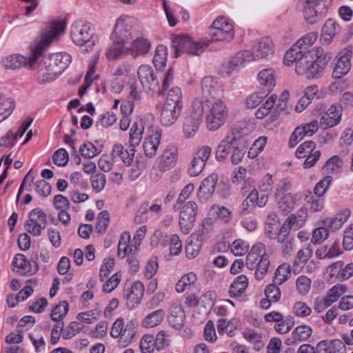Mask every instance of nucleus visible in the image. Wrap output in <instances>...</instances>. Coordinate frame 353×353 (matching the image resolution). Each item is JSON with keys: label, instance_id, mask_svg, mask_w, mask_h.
<instances>
[{"label": "nucleus", "instance_id": "nucleus-34", "mask_svg": "<svg viewBox=\"0 0 353 353\" xmlns=\"http://www.w3.org/2000/svg\"><path fill=\"white\" fill-rule=\"evenodd\" d=\"M258 81L261 85L260 89L270 93L275 85V77L272 69H265L258 74Z\"/></svg>", "mask_w": 353, "mask_h": 353}, {"label": "nucleus", "instance_id": "nucleus-14", "mask_svg": "<svg viewBox=\"0 0 353 353\" xmlns=\"http://www.w3.org/2000/svg\"><path fill=\"white\" fill-rule=\"evenodd\" d=\"M211 152L212 148L208 145L200 148L195 152L188 169V173L190 176H197L201 173Z\"/></svg>", "mask_w": 353, "mask_h": 353}, {"label": "nucleus", "instance_id": "nucleus-53", "mask_svg": "<svg viewBox=\"0 0 353 353\" xmlns=\"http://www.w3.org/2000/svg\"><path fill=\"white\" fill-rule=\"evenodd\" d=\"M167 54V48L165 46L159 45L157 47L153 57V63L156 68H161L165 65Z\"/></svg>", "mask_w": 353, "mask_h": 353}, {"label": "nucleus", "instance_id": "nucleus-12", "mask_svg": "<svg viewBox=\"0 0 353 353\" xmlns=\"http://www.w3.org/2000/svg\"><path fill=\"white\" fill-rule=\"evenodd\" d=\"M197 204L194 201H189L181 208L179 215V227L184 234L190 232L194 227L197 214Z\"/></svg>", "mask_w": 353, "mask_h": 353}, {"label": "nucleus", "instance_id": "nucleus-35", "mask_svg": "<svg viewBox=\"0 0 353 353\" xmlns=\"http://www.w3.org/2000/svg\"><path fill=\"white\" fill-rule=\"evenodd\" d=\"M248 147V145L246 141L242 139V134L241 133L238 141H236L232 150L230 161L232 164L237 165L242 161L247 152Z\"/></svg>", "mask_w": 353, "mask_h": 353}, {"label": "nucleus", "instance_id": "nucleus-28", "mask_svg": "<svg viewBox=\"0 0 353 353\" xmlns=\"http://www.w3.org/2000/svg\"><path fill=\"white\" fill-rule=\"evenodd\" d=\"M185 315L182 305L173 303L170 310L169 323L176 330H181L185 322Z\"/></svg>", "mask_w": 353, "mask_h": 353}, {"label": "nucleus", "instance_id": "nucleus-18", "mask_svg": "<svg viewBox=\"0 0 353 353\" xmlns=\"http://www.w3.org/2000/svg\"><path fill=\"white\" fill-rule=\"evenodd\" d=\"M240 134L241 130L234 128L221 141L215 152L216 159L218 161L222 162L227 159L230 150L238 141Z\"/></svg>", "mask_w": 353, "mask_h": 353}, {"label": "nucleus", "instance_id": "nucleus-59", "mask_svg": "<svg viewBox=\"0 0 353 353\" xmlns=\"http://www.w3.org/2000/svg\"><path fill=\"white\" fill-rule=\"evenodd\" d=\"M79 152L83 157L92 159L99 154L101 152V150L93 143L87 142L80 147Z\"/></svg>", "mask_w": 353, "mask_h": 353}, {"label": "nucleus", "instance_id": "nucleus-29", "mask_svg": "<svg viewBox=\"0 0 353 353\" xmlns=\"http://www.w3.org/2000/svg\"><path fill=\"white\" fill-rule=\"evenodd\" d=\"M137 248L136 245L130 243V236L128 233L121 235L118 243V256L122 259L136 255Z\"/></svg>", "mask_w": 353, "mask_h": 353}, {"label": "nucleus", "instance_id": "nucleus-3", "mask_svg": "<svg viewBox=\"0 0 353 353\" xmlns=\"http://www.w3.org/2000/svg\"><path fill=\"white\" fill-rule=\"evenodd\" d=\"M71 57L67 53L56 52L44 56L41 62L38 61L37 67L41 66L37 81L41 84L51 82L68 68Z\"/></svg>", "mask_w": 353, "mask_h": 353}, {"label": "nucleus", "instance_id": "nucleus-61", "mask_svg": "<svg viewBox=\"0 0 353 353\" xmlns=\"http://www.w3.org/2000/svg\"><path fill=\"white\" fill-rule=\"evenodd\" d=\"M243 336L246 341L254 344V348L259 350L264 346V343L261 340V336L253 330H248L243 332Z\"/></svg>", "mask_w": 353, "mask_h": 353}, {"label": "nucleus", "instance_id": "nucleus-16", "mask_svg": "<svg viewBox=\"0 0 353 353\" xmlns=\"http://www.w3.org/2000/svg\"><path fill=\"white\" fill-rule=\"evenodd\" d=\"M144 290L143 284L139 281L134 282L130 287L124 289L123 297L129 310H134L139 305L143 296Z\"/></svg>", "mask_w": 353, "mask_h": 353}, {"label": "nucleus", "instance_id": "nucleus-58", "mask_svg": "<svg viewBox=\"0 0 353 353\" xmlns=\"http://www.w3.org/2000/svg\"><path fill=\"white\" fill-rule=\"evenodd\" d=\"M347 291V286L344 284H336L330 289L326 294V297L332 303L336 301L339 298Z\"/></svg>", "mask_w": 353, "mask_h": 353}, {"label": "nucleus", "instance_id": "nucleus-15", "mask_svg": "<svg viewBox=\"0 0 353 353\" xmlns=\"http://www.w3.org/2000/svg\"><path fill=\"white\" fill-rule=\"evenodd\" d=\"M246 265L250 269H255V277L256 279H262L268 272L270 267V257L268 254L254 255L253 252H249L246 258Z\"/></svg>", "mask_w": 353, "mask_h": 353}, {"label": "nucleus", "instance_id": "nucleus-42", "mask_svg": "<svg viewBox=\"0 0 353 353\" xmlns=\"http://www.w3.org/2000/svg\"><path fill=\"white\" fill-rule=\"evenodd\" d=\"M249 50H243L239 52L228 64L230 72L239 69L245 63L251 62Z\"/></svg>", "mask_w": 353, "mask_h": 353}, {"label": "nucleus", "instance_id": "nucleus-21", "mask_svg": "<svg viewBox=\"0 0 353 353\" xmlns=\"http://www.w3.org/2000/svg\"><path fill=\"white\" fill-rule=\"evenodd\" d=\"M319 125L316 120H313L310 123H303L296 127L290 138V147H294L306 136H312L318 130Z\"/></svg>", "mask_w": 353, "mask_h": 353}, {"label": "nucleus", "instance_id": "nucleus-56", "mask_svg": "<svg viewBox=\"0 0 353 353\" xmlns=\"http://www.w3.org/2000/svg\"><path fill=\"white\" fill-rule=\"evenodd\" d=\"M269 93L261 90L256 92L246 99V105L248 108H254L258 106Z\"/></svg>", "mask_w": 353, "mask_h": 353}, {"label": "nucleus", "instance_id": "nucleus-13", "mask_svg": "<svg viewBox=\"0 0 353 353\" xmlns=\"http://www.w3.org/2000/svg\"><path fill=\"white\" fill-rule=\"evenodd\" d=\"M314 114H322L319 121V124L322 128H332L340 122L342 108L338 105H332L325 112L323 105H320V108L315 110Z\"/></svg>", "mask_w": 353, "mask_h": 353}, {"label": "nucleus", "instance_id": "nucleus-39", "mask_svg": "<svg viewBox=\"0 0 353 353\" xmlns=\"http://www.w3.org/2000/svg\"><path fill=\"white\" fill-rule=\"evenodd\" d=\"M165 316V312L163 309L156 310L147 314L142 321V325L144 327L151 328L160 325Z\"/></svg>", "mask_w": 353, "mask_h": 353}, {"label": "nucleus", "instance_id": "nucleus-46", "mask_svg": "<svg viewBox=\"0 0 353 353\" xmlns=\"http://www.w3.org/2000/svg\"><path fill=\"white\" fill-rule=\"evenodd\" d=\"M164 104L175 108H183L182 92L179 87H174L168 91Z\"/></svg>", "mask_w": 353, "mask_h": 353}, {"label": "nucleus", "instance_id": "nucleus-27", "mask_svg": "<svg viewBox=\"0 0 353 353\" xmlns=\"http://www.w3.org/2000/svg\"><path fill=\"white\" fill-rule=\"evenodd\" d=\"M351 214V211L348 208L343 209L337 212L334 216L326 218L322 221V224L327 226L332 230H339L342 225L347 221Z\"/></svg>", "mask_w": 353, "mask_h": 353}, {"label": "nucleus", "instance_id": "nucleus-37", "mask_svg": "<svg viewBox=\"0 0 353 353\" xmlns=\"http://www.w3.org/2000/svg\"><path fill=\"white\" fill-rule=\"evenodd\" d=\"M341 254L340 245L338 241H334L332 245H325L319 248L316 251V255L319 259H332Z\"/></svg>", "mask_w": 353, "mask_h": 353}, {"label": "nucleus", "instance_id": "nucleus-50", "mask_svg": "<svg viewBox=\"0 0 353 353\" xmlns=\"http://www.w3.org/2000/svg\"><path fill=\"white\" fill-rule=\"evenodd\" d=\"M307 216V210L305 208H301L296 214H291L285 220L292 228H299L305 223Z\"/></svg>", "mask_w": 353, "mask_h": 353}, {"label": "nucleus", "instance_id": "nucleus-64", "mask_svg": "<svg viewBox=\"0 0 353 353\" xmlns=\"http://www.w3.org/2000/svg\"><path fill=\"white\" fill-rule=\"evenodd\" d=\"M312 281L304 275L299 276L296 281V288L301 294H306L310 290Z\"/></svg>", "mask_w": 353, "mask_h": 353}, {"label": "nucleus", "instance_id": "nucleus-1", "mask_svg": "<svg viewBox=\"0 0 353 353\" xmlns=\"http://www.w3.org/2000/svg\"><path fill=\"white\" fill-rule=\"evenodd\" d=\"M317 38L316 32L308 33L286 52L283 59L285 64L288 66L294 63L296 73L307 79L317 78L327 63L322 48H315L306 52L303 51V49L314 43Z\"/></svg>", "mask_w": 353, "mask_h": 353}, {"label": "nucleus", "instance_id": "nucleus-38", "mask_svg": "<svg viewBox=\"0 0 353 353\" xmlns=\"http://www.w3.org/2000/svg\"><path fill=\"white\" fill-rule=\"evenodd\" d=\"M151 47L150 42L145 38L140 37L134 40L129 48L130 54L136 58L148 52Z\"/></svg>", "mask_w": 353, "mask_h": 353}, {"label": "nucleus", "instance_id": "nucleus-51", "mask_svg": "<svg viewBox=\"0 0 353 353\" xmlns=\"http://www.w3.org/2000/svg\"><path fill=\"white\" fill-rule=\"evenodd\" d=\"M135 327L136 325L132 321H128L125 324L124 327H122L121 334L119 338H120V342H123V346H126L132 341L135 334Z\"/></svg>", "mask_w": 353, "mask_h": 353}, {"label": "nucleus", "instance_id": "nucleus-60", "mask_svg": "<svg viewBox=\"0 0 353 353\" xmlns=\"http://www.w3.org/2000/svg\"><path fill=\"white\" fill-rule=\"evenodd\" d=\"M154 346L158 350H162L170 344V339L168 332L165 330L159 331L156 338H154Z\"/></svg>", "mask_w": 353, "mask_h": 353}, {"label": "nucleus", "instance_id": "nucleus-32", "mask_svg": "<svg viewBox=\"0 0 353 353\" xmlns=\"http://www.w3.org/2000/svg\"><path fill=\"white\" fill-rule=\"evenodd\" d=\"M13 264L23 274H32L38 270L37 263L35 261H28L22 254H17L15 256Z\"/></svg>", "mask_w": 353, "mask_h": 353}, {"label": "nucleus", "instance_id": "nucleus-9", "mask_svg": "<svg viewBox=\"0 0 353 353\" xmlns=\"http://www.w3.org/2000/svg\"><path fill=\"white\" fill-rule=\"evenodd\" d=\"M332 0H304L303 16L310 23L317 21L319 15L325 13L331 6Z\"/></svg>", "mask_w": 353, "mask_h": 353}, {"label": "nucleus", "instance_id": "nucleus-63", "mask_svg": "<svg viewBox=\"0 0 353 353\" xmlns=\"http://www.w3.org/2000/svg\"><path fill=\"white\" fill-rule=\"evenodd\" d=\"M250 245L242 239L235 240L231 245V252L235 256H242L248 252Z\"/></svg>", "mask_w": 353, "mask_h": 353}, {"label": "nucleus", "instance_id": "nucleus-30", "mask_svg": "<svg viewBox=\"0 0 353 353\" xmlns=\"http://www.w3.org/2000/svg\"><path fill=\"white\" fill-rule=\"evenodd\" d=\"M182 108L163 104L161 112L160 121L162 125L170 126L174 124L181 113Z\"/></svg>", "mask_w": 353, "mask_h": 353}, {"label": "nucleus", "instance_id": "nucleus-25", "mask_svg": "<svg viewBox=\"0 0 353 353\" xmlns=\"http://www.w3.org/2000/svg\"><path fill=\"white\" fill-rule=\"evenodd\" d=\"M316 351L317 353H346V347L341 340H323L317 344Z\"/></svg>", "mask_w": 353, "mask_h": 353}, {"label": "nucleus", "instance_id": "nucleus-55", "mask_svg": "<svg viewBox=\"0 0 353 353\" xmlns=\"http://www.w3.org/2000/svg\"><path fill=\"white\" fill-rule=\"evenodd\" d=\"M316 143L312 141H306L301 144L296 151V157L303 159L315 151Z\"/></svg>", "mask_w": 353, "mask_h": 353}, {"label": "nucleus", "instance_id": "nucleus-31", "mask_svg": "<svg viewBox=\"0 0 353 353\" xmlns=\"http://www.w3.org/2000/svg\"><path fill=\"white\" fill-rule=\"evenodd\" d=\"M313 250L309 246L301 248L298 251L293 262L292 272L298 274L301 272L305 265L312 256Z\"/></svg>", "mask_w": 353, "mask_h": 353}, {"label": "nucleus", "instance_id": "nucleus-4", "mask_svg": "<svg viewBox=\"0 0 353 353\" xmlns=\"http://www.w3.org/2000/svg\"><path fill=\"white\" fill-rule=\"evenodd\" d=\"M94 31L91 25L82 21H76L72 26L71 37L73 42L79 46L82 52L92 50L95 44Z\"/></svg>", "mask_w": 353, "mask_h": 353}, {"label": "nucleus", "instance_id": "nucleus-36", "mask_svg": "<svg viewBox=\"0 0 353 353\" xmlns=\"http://www.w3.org/2000/svg\"><path fill=\"white\" fill-rule=\"evenodd\" d=\"M248 286V279L245 275L241 274L237 276L231 283L229 290V296L231 298H236L241 296Z\"/></svg>", "mask_w": 353, "mask_h": 353}, {"label": "nucleus", "instance_id": "nucleus-41", "mask_svg": "<svg viewBox=\"0 0 353 353\" xmlns=\"http://www.w3.org/2000/svg\"><path fill=\"white\" fill-rule=\"evenodd\" d=\"M134 150L133 148L124 150V148L121 144H116L113 146L112 154L114 157H119L123 162L126 165H131L133 161L134 155Z\"/></svg>", "mask_w": 353, "mask_h": 353}, {"label": "nucleus", "instance_id": "nucleus-52", "mask_svg": "<svg viewBox=\"0 0 353 353\" xmlns=\"http://www.w3.org/2000/svg\"><path fill=\"white\" fill-rule=\"evenodd\" d=\"M69 310V304L66 301H61L57 305L50 313V317L52 321L62 320L66 315Z\"/></svg>", "mask_w": 353, "mask_h": 353}, {"label": "nucleus", "instance_id": "nucleus-8", "mask_svg": "<svg viewBox=\"0 0 353 353\" xmlns=\"http://www.w3.org/2000/svg\"><path fill=\"white\" fill-rule=\"evenodd\" d=\"M203 114V105L200 101L193 103L192 110L188 113L183 121V133L186 138H191L197 132Z\"/></svg>", "mask_w": 353, "mask_h": 353}, {"label": "nucleus", "instance_id": "nucleus-19", "mask_svg": "<svg viewBox=\"0 0 353 353\" xmlns=\"http://www.w3.org/2000/svg\"><path fill=\"white\" fill-rule=\"evenodd\" d=\"M352 56V47L347 46L339 52L335 67L332 72V77L339 79L346 75L351 68L350 59Z\"/></svg>", "mask_w": 353, "mask_h": 353}, {"label": "nucleus", "instance_id": "nucleus-7", "mask_svg": "<svg viewBox=\"0 0 353 353\" xmlns=\"http://www.w3.org/2000/svg\"><path fill=\"white\" fill-rule=\"evenodd\" d=\"M212 41H230L234 35V25L225 17H219L211 26Z\"/></svg>", "mask_w": 353, "mask_h": 353}, {"label": "nucleus", "instance_id": "nucleus-48", "mask_svg": "<svg viewBox=\"0 0 353 353\" xmlns=\"http://www.w3.org/2000/svg\"><path fill=\"white\" fill-rule=\"evenodd\" d=\"M279 208L284 212L288 213L296 205V198L292 193H287L285 196L276 198Z\"/></svg>", "mask_w": 353, "mask_h": 353}, {"label": "nucleus", "instance_id": "nucleus-5", "mask_svg": "<svg viewBox=\"0 0 353 353\" xmlns=\"http://www.w3.org/2000/svg\"><path fill=\"white\" fill-rule=\"evenodd\" d=\"M137 19L130 16H122L117 20L111 39L114 43L123 46L132 39V28Z\"/></svg>", "mask_w": 353, "mask_h": 353}, {"label": "nucleus", "instance_id": "nucleus-47", "mask_svg": "<svg viewBox=\"0 0 353 353\" xmlns=\"http://www.w3.org/2000/svg\"><path fill=\"white\" fill-rule=\"evenodd\" d=\"M268 194L261 193L259 195V192L254 189L252 190L246 199L244 200V205L248 206L247 202L250 201V205H257L259 207L264 206L268 202Z\"/></svg>", "mask_w": 353, "mask_h": 353}, {"label": "nucleus", "instance_id": "nucleus-44", "mask_svg": "<svg viewBox=\"0 0 353 353\" xmlns=\"http://www.w3.org/2000/svg\"><path fill=\"white\" fill-rule=\"evenodd\" d=\"M192 39L188 36L177 35L172 39V45L175 49L176 56H179L183 52H186L190 46Z\"/></svg>", "mask_w": 353, "mask_h": 353}, {"label": "nucleus", "instance_id": "nucleus-40", "mask_svg": "<svg viewBox=\"0 0 353 353\" xmlns=\"http://www.w3.org/2000/svg\"><path fill=\"white\" fill-rule=\"evenodd\" d=\"M15 108L14 99L0 93V123L8 118Z\"/></svg>", "mask_w": 353, "mask_h": 353}, {"label": "nucleus", "instance_id": "nucleus-45", "mask_svg": "<svg viewBox=\"0 0 353 353\" xmlns=\"http://www.w3.org/2000/svg\"><path fill=\"white\" fill-rule=\"evenodd\" d=\"M197 281V276L193 272L183 274L175 285V290L178 293L183 292L188 286L194 285Z\"/></svg>", "mask_w": 353, "mask_h": 353}, {"label": "nucleus", "instance_id": "nucleus-43", "mask_svg": "<svg viewBox=\"0 0 353 353\" xmlns=\"http://www.w3.org/2000/svg\"><path fill=\"white\" fill-rule=\"evenodd\" d=\"M292 269L293 266L292 267L289 263H281L274 272V282L279 285L284 283L288 279Z\"/></svg>", "mask_w": 353, "mask_h": 353}, {"label": "nucleus", "instance_id": "nucleus-26", "mask_svg": "<svg viewBox=\"0 0 353 353\" xmlns=\"http://www.w3.org/2000/svg\"><path fill=\"white\" fill-rule=\"evenodd\" d=\"M218 181L216 174H210L203 181L198 191V197L201 201H208L214 194Z\"/></svg>", "mask_w": 353, "mask_h": 353}, {"label": "nucleus", "instance_id": "nucleus-6", "mask_svg": "<svg viewBox=\"0 0 353 353\" xmlns=\"http://www.w3.org/2000/svg\"><path fill=\"white\" fill-rule=\"evenodd\" d=\"M211 105L210 112L207 115V126L210 130H217L225 121L228 116V109L221 99L209 103Z\"/></svg>", "mask_w": 353, "mask_h": 353}, {"label": "nucleus", "instance_id": "nucleus-10", "mask_svg": "<svg viewBox=\"0 0 353 353\" xmlns=\"http://www.w3.org/2000/svg\"><path fill=\"white\" fill-rule=\"evenodd\" d=\"M47 225V216L40 208H35L29 212L28 219L25 224L26 230L34 236H39Z\"/></svg>", "mask_w": 353, "mask_h": 353}, {"label": "nucleus", "instance_id": "nucleus-22", "mask_svg": "<svg viewBox=\"0 0 353 353\" xmlns=\"http://www.w3.org/2000/svg\"><path fill=\"white\" fill-rule=\"evenodd\" d=\"M149 135L143 142V147L145 154L153 157L157 154L162 136V131L159 127L150 128Z\"/></svg>", "mask_w": 353, "mask_h": 353}, {"label": "nucleus", "instance_id": "nucleus-11", "mask_svg": "<svg viewBox=\"0 0 353 353\" xmlns=\"http://www.w3.org/2000/svg\"><path fill=\"white\" fill-rule=\"evenodd\" d=\"M274 43L270 37H263L257 40L253 44L251 50H249L251 61L272 57L274 53Z\"/></svg>", "mask_w": 353, "mask_h": 353}, {"label": "nucleus", "instance_id": "nucleus-33", "mask_svg": "<svg viewBox=\"0 0 353 353\" xmlns=\"http://www.w3.org/2000/svg\"><path fill=\"white\" fill-rule=\"evenodd\" d=\"M312 330L311 327L302 325L296 327L292 332V339H288L285 341L287 345H294L296 342L307 341L312 335Z\"/></svg>", "mask_w": 353, "mask_h": 353}, {"label": "nucleus", "instance_id": "nucleus-54", "mask_svg": "<svg viewBox=\"0 0 353 353\" xmlns=\"http://www.w3.org/2000/svg\"><path fill=\"white\" fill-rule=\"evenodd\" d=\"M217 330L219 334H227L232 336L233 332L236 329V325L233 321H227L225 319H220L217 321Z\"/></svg>", "mask_w": 353, "mask_h": 353}, {"label": "nucleus", "instance_id": "nucleus-57", "mask_svg": "<svg viewBox=\"0 0 353 353\" xmlns=\"http://www.w3.org/2000/svg\"><path fill=\"white\" fill-rule=\"evenodd\" d=\"M292 227L288 225V222H284L272 239L276 240L279 244L292 239L290 236V231Z\"/></svg>", "mask_w": 353, "mask_h": 353}, {"label": "nucleus", "instance_id": "nucleus-23", "mask_svg": "<svg viewBox=\"0 0 353 353\" xmlns=\"http://www.w3.org/2000/svg\"><path fill=\"white\" fill-rule=\"evenodd\" d=\"M178 161V148L170 143L166 145L162 154L159 157V168L162 170H170L174 168Z\"/></svg>", "mask_w": 353, "mask_h": 353}, {"label": "nucleus", "instance_id": "nucleus-24", "mask_svg": "<svg viewBox=\"0 0 353 353\" xmlns=\"http://www.w3.org/2000/svg\"><path fill=\"white\" fill-rule=\"evenodd\" d=\"M341 31L339 23L332 19H327L324 23L321 34V41L323 44H330L333 39L336 37Z\"/></svg>", "mask_w": 353, "mask_h": 353}, {"label": "nucleus", "instance_id": "nucleus-62", "mask_svg": "<svg viewBox=\"0 0 353 353\" xmlns=\"http://www.w3.org/2000/svg\"><path fill=\"white\" fill-rule=\"evenodd\" d=\"M83 328V325L81 323L72 321L64 329L62 336L64 339H71L81 332Z\"/></svg>", "mask_w": 353, "mask_h": 353}, {"label": "nucleus", "instance_id": "nucleus-20", "mask_svg": "<svg viewBox=\"0 0 353 353\" xmlns=\"http://www.w3.org/2000/svg\"><path fill=\"white\" fill-rule=\"evenodd\" d=\"M203 99L205 103L219 99L223 90L220 84L214 81L211 77H205L201 81Z\"/></svg>", "mask_w": 353, "mask_h": 353}, {"label": "nucleus", "instance_id": "nucleus-17", "mask_svg": "<svg viewBox=\"0 0 353 353\" xmlns=\"http://www.w3.org/2000/svg\"><path fill=\"white\" fill-rule=\"evenodd\" d=\"M137 75L142 86L145 89L153 92L161 91L159 81L150 65H141L137 70Z\"/></svg>", "mask_w": 353, "mask_h": 353}, {"label": "nucleus", "instance_id": "nucleus-2", "mask_svg": "<svg viewBox=\"0 0 353 353\" xmlns=\"http://www.w3.org/2000/svg\"><path fill=\"white\" fill-rule=\"evenodd\" d=\"M65 24L63 21H54L43 28L37 37L30 49L28 57L20 54H10L4 57L1 63L7 69H17L25 66L29 69H36L38 61L42 57L48 46L57 40L64 32Z\"/></svg>", "mask_w": 353, "mask_h": 353}, {"label": "nucleus", "instance_id": "nucleus-49", "mask_svg": "<svg viewBox=\"0 0 353 353\" xmlns=\"http://www.w3.org/2000/svg\"><path fill=\"white\" fill-rule=\"evenodd\" d=\"M143 131L144 127L141 122L133 123L130 134V145L132 148L139 145L143 138Z\"/></svg>", "mask_w": 353, "mask_h": 353}]
</instances>
